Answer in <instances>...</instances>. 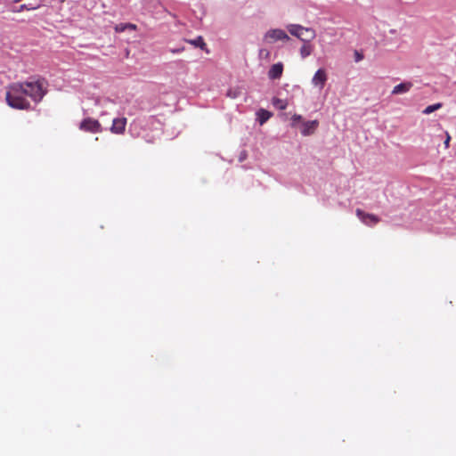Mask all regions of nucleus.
I'll return each instance as SVG.
<instances>
[{
  "label": "nucleus",
  "mask_w": 456,
  "mask_h": 456,
  "mask_svg": "<svg viewBox=\"0 0 456 456\" xmlns=\"http://www.w3.org/2000/svg\"><path fill=\"white\" fill-rule=\"evenodd\" d=\"M21 82L12 83L8 86L6 91V102L9 106L19 110H28L30 107L29 102L26 99Z\"/></svg>",
  "instance_id": "f257e3e1"
},
{
  "label": "nucleus",
  "mask_w": 456,
  "mask_h": 456,
  "mask_svg": "<svg viewBox=\"0 0 456 456\" xmlns=\"http://www.w3.org/2000/svg\"><path fill=\"white\" fill-rule=\"evenodd\" d=\"M21 83L24 86L23 87L28 90V97L35 102H39L46 94V82L45 79Z\"/></svg>",
  "instance_id": "f03ea898"
},
{
  "label": "nucleus",
  "mask_w": 456,
  "mask_h": 456,
  "mask_svg": "<svg viewBox=\"0 0 456 456\" xmlns=\"http://www.w3.org/2000/svg\"><path fill=\"white\" fill-rule=\"evenodd\" d=\"M289 32L304 42H309L315 37V31L311 28H305L298 24L288 26Z\"/></svg>",
  "instance_id": "7ed1b4c3"
},
{
  "label": "nucleus",
  "mask_w": 456,
  "mask_h": 456,
  "mask_svg": "<svg viewBox=\"0 0 456 456\" xmlns=\"http://www.w3.org/2000/svg\"><path fill=\"white\" fill-rule=\"evenodd\" d=\"M264 41L268 44H273L276 41H284L289 40V37L287 33L280 28H274L268 30L264 36Z\"/></svg>",
  "instance_id": "20e7f679"
},
{
  "label": "nucleus",
  "mask_w": 456,
  "mask_h": 456,
  "mask_svg": "<svg viewBox=\"0 0 456 456\" xmlns=\"http://www.w3.org/2000/svg\"><path fill=\"white\" fill-rule=\"evenodd\" d=\"M79 128L86 132L101 133L102 131V125L97 119L86 118L82 120Z\"/></svg>",
  "instance_id": "39448f33"
},
{
  "label": "nucleus",
  "mask_w": 456,
  "mask_h": 456,
  "mask_svg": "<svg viewBox=\"0 0 456 456\" xmlns=\"http://www.w3.org/2000/svg\"><path fill=\"white\" fill-rule=\"evenodd\" d=\"M328 76L324 69H319L312 78V84L314 86L322 89L327 82Z\"/></svg>",
  "instance_id": "423d86ee"
},
{
  "label": "nucleus",
  "mask_w": 456,
  "mask_h": 456,
  "mask_svg": "<svg viewBox=\"0 0 456 456\" xmlns=\"http://www.w3.org/2000/svg\"><path fill=\"white\" fill-rule=\"evenodd\" d=\"M126 123L127 119L126 118H114L110 130L112 134H123L126 131Z\"/></svg>",
  "instance_id": "0eeeda50"
},
{
  "label": "nucleus",
  "mask_w": 456,
  "mask_h": 456,
  "mask_svg": "<svg viewBox=\"0 0 456 456\" xmlns=\"http://www.w3.org/2000/svg\"><path fill=\"white\" fill-rule=\"evenodd\" d=\"M356 216L360 218V220L367 225H374L379 222V218L373 215L365 213L361 209H356Z\"/></svg>",
  "instance_id": "6e6552de"
},
{
  "label": "nucleus",
  "mask_w": 456,
  "mask_h": 456,
  "mask_svg": "<svg viewBox=\"0 0 456 456\" xmlns=\"http://www.w3.org/2000/svg\"><path fill=\"white\" fill-rule=\"evenodd\" d=\"M283 72V64L281 62H278L273 64L269 71L268 77L270 79H279L282 76Z\"/></svg>",
  "instance_id": "1a4fd4ad"
},
{
  "label": "nucleus",
  "mask_w": 456,
  "mask_h": 456,
  "mask_svg": "<svg viewBox=\"0 0 456 456\" xmlns=\"http://www.w3.org/2000/svg\"><path fill=\"white\" fill-rule=\"evenodd\" d=\"M318 126L319 122L317 120L304 122L301 134L304 136L311 135L315 132Z\"/></svg>",
  "instance_id": "9d476101"
},
{
  "label": "nucleus",
  "mask_w": 456,
  "mask_h": 456,
  "mask_svg": "<svg viewBox=\"0 0 456 456\" xmlns=\"http://www.w3.org/2000/svg\"><path fill=\"white\" fill-rule=\"evenodd\" d=\"M412 83L411 82H403V83H401L397 86H395L393 90H392V94H404V93H407L411 90V88L412 87Z\"/></svg>",
  "instance_id": "9b49d317"
},
{
  "label": "nucleus",
  "mask_w": 456,
  "mask_h": 456,
  "mask_svg": "<svg viewBox=\"0 0 456 456\" xmlns=\"http://www.w3.org/2000/svg\"><path fill=\"white\" fill-rule=\"evenodd\" d=\"M271 116H272V114L268 110L261 109L257 112L258 121H259L260 125H263L264 123H265L271 118Z\"/></svg>",
  "instance_id": "f8f14e48"
},
{
  "label": "nucleus",
  "mask_w": 456,
  "mask_h": 456,
  "mask_svg": "<svg viewBox=\"0 0 456 456\" xmlns=\"http://www.w3.org/2000/svg\"><path fill=\"white\" fill-rule=\"evenodd\" d=\"M304 45L300 48V55L302 58H306L312 53L313 48L308 44V42H305Z\"/></svg>",
  "instance_id": "ddd939ff"
},
{
  "label": "nucleus",
  "mask_w": 456,
  "mask_h": 456,
  "mask_svg": "<svg viewBox=\"0 0 456 456\" xmlns=\"http://www.w3.org/2000/svg\"><path fill=\"white\" fill-rule=\"evenodd\" d=\"M443 106V104L441 102H437V103H435V104H432V105H429L424 110H423V113L426 114V115H428L439 109H441Z\"/></svg>",
  "instance_id": "4468645a"
},
{
  "label": "nucleus",
  "mask_w": 456,
  "mask_h": 456,
  "mask_svg": "<svg viewBox=\"0 0 456 456\" xmlns=\"http://www.w3.org/2000/svg\"><path fill=\"white\" fill-rule=\"evenodd\" d=\"M189 42L191 45H195L197 47H200L201 49H203L206 46V43L204 42L202 37H198L196 39L190 40Z\"/></svg>",
  "instance_id": "2eb2a0df"
},
{
  "label": "nucleus",
  "mask_w": 456,
  "mask_h": 456,
  "mask_svg": "<svg viewBox=\"0 0 456 456\" xmlns=\"http://www.w3.org/2000/svg\"><path fill=\"white\" fill-rule=\"evenodd\" d=\"M273 104L275 106H277L281 110H285L286 107H287V103L284 102L283 101L280 100V99H274L273 100Z\"/></svg>",
  "instance_id": "dca6fc26"
},
{
  "label": "nucleus",
  "mask_w": 456,
  "mask_h": 456,
  "mask_svg": "<svg viewBox=\"0 0 456 456\" xmlns=\"http://www.w3.org/2000/svg\"><path fill=\"white\" fill-rule=\"evenodd\" d=\"M126 29V23H119L116 25L115 31L118 33H121Z\"/></svg>",
  "instance_id": "f3484780"
},
{
  "label": "nucleus",
  "mask_w": 456,
  "mask_h": 456,
  "mask_svg": "<svg viewBox=\"0 0 456 456\" xmlns=\"http://www.w3.org/2000/svg\"><path fill=\"white\" fill-rule=\"evenodd\" d=\"M259 57L269 59L270 58V52L267 49H261L259 50Z\"/></svg>",
  "instance_id": "a211bd4d"
},
{
  "label": "nucleus",
  "mask_w": 456,
  "mask_h": 456,
  "mask_svg": "<svg viewBox=\"0 0 456 456\" xmlns=\"http://www.w3.org/2000/svg\"><path fill=\"white\" fill-rule=\"evenodd\" d=\"M302 120V116L295 114L292 116V126H295L297 122Z\"/></svg>",
  "instance_id": "6ab92c4d"
},
{
  "label": "nucleus",
  "mask_w": 456,
  "mask_h": 456,
  "mask_svg": "<svg viewBox=\"0 0 456 456\" xmlns=\"http://www.w3.org/2000/svg\"><path fill=\"white\" fill-rule=\"evenodd\" d=\"M445 134H446V139L444 143V147L447 149L450 146L451 136L448 132H446Z\"/></svg>",
  "instance_id": "aec40b11"
},
{
  "label": "nucleus",
  "mask_w": 456,
  "mask_h": 456,
  "mask_svg": "<svg viewBox=\"0 0 456 456\" xmlns=\"http://www.w3.org/2000/svg\"><path fill=\"white\" fill-rule=\"evenodd\" d=\"M136 25L135 24H133V23H126V28H129V29H132V30H135L136 29Z\"/></svg>",
  "instance_id": "412c9836"
},
{
  "label": "nucleus",
  "mask_w": 456,
  "mask_h": 456,
  "mask_svg": "<svg viewBox=\"0 0 456 456\" xmlns=\"http://www.w3.org/2000/svg\"><path fill=\"white\" fill-rule=\"evenodd\" d=\"M23 10H28V8L26 6V4H22V5H20V10H19V12H21V11H23Z\"/></svg>",
  "instance_id": "4be33fe9"
},
{
  "label": "nucleus",
  "mask_w": 456,
  "mask_h": 456,
  "mask_svg": "<svg viewBox=\"0 0 456 456\" xmlns=\"http://www.w3.org/2000/svg\"><path fill=\"white\" fill-rule=\"evenodd\" d=\"M23 89H24V94H25V96H26V97H27V96L28 97V90L27 88H24V87H23Z\"/></svg>",
  "instance_id": "5701e85b"
},
{
  "label": "nucleus",
  "mask_w": 456,
  "mask_h": 456,
  "mask_svg": "<svg viewBox=\"0 0 456 456\" xmlns=\"http://www.w3.org/2000/svg\"><path fill=\"white\" fill-rule=\"evenodd\" d=\"M362 57L359 53H357V55H356V61H358L362 60Z\"/></svg>",
  "instance_id": "b1692460"
}]
</instances>
